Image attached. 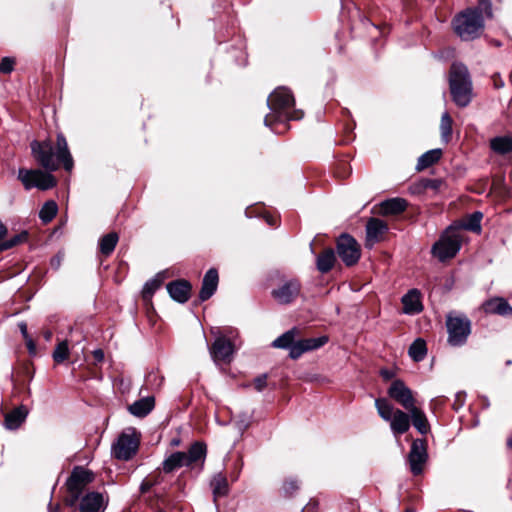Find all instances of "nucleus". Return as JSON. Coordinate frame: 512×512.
I'll use <instances>...</instances> for the list:
<instances>
[{"label":"nucleus","instance_id":"a878e982","mask_svg":"<svg viewBox=\"0 0 512 512\" xmlns=\"http://www.w3.org/2000/svg\"><path fill=\"white\" fill-rule=\"evenodd\" d=\"M408 203L403 198H391L383 201L380 205L381 211L385 215H397L406 210Z\"/></svg>","mask_w":512,"mask_h":512},{"label":"nucleus","instance_id":"58836bf2","mask_svg":"<svg viewBox=\"0 0 512 512\" xmlns=\"http://www.w3.org/2000/svg\"><path fill=\"white\" fill-rule=\"evenodd\" d=\"M28 239V233L26 231H22L21 233L14 235L9 240L0 243V252L11 249L14 246H17L21 243L26 242Z\"/></svg>","mask_w":512,"mask_h":512},{"label":"nucleus","instance_id":"9b49d317","mask_svg":"<svg viewBox=\"0 0 512 512\" xmlns=\"http://www.w3.org/2000/svg\"><path fill=\"white\" fill-rule=\"evenodd\" d=\"M337 253L346 266L355 265L361 256L359 244L348 234H342L338 238Z\"/></svg>","mask_w":512,"mask_h":512},{"label":"nucleus","instance_id":"774afa93","mask_svg":"<svg viewBox=\"0 0 512 512\" xmlns=\"http://www.w3.org/2000/svg\"><path fill=\"white\" fill-rule=\"evenodd\" d=\"M405 512H412V511H410V510H406Z\"/></svg>","mask_w":512,"mask_h":512},{"label":"nucleus","instance_id":"5fc2aeb1","mask_svg":"<svg viewBox=\"0 0 512 512\" xmlns=\"http://www.w3.org/2000/svg\"><path fill=\"white\" fill-rule=\"evenodd\" d=\"M7 233V228L6 226L0 221V240L2 238H4V236L6 235Z\"/></svg>","mask_w":512,"mask_h":512},{"label":"nucleus","instance_id":"ea45409f","mask_svg":"<svg viewBox=\"0 0 512 512\" xmlns=\"http://www.w3.org/2000/svg\"><path fill=\"white\" fill-rule=\"evenodd\" d=\"M483 215L481 212H474L472 213L468 219L467 222L464 224V228L469 231L473 232H479L481 230V219Z\"/></svg>","mask_w":512,"mask_h":512},{"label":"nucleus","instance_id":"bf43d9fd","mask_svg":"<svg viewBox=\"0 0 512 512\" xmlns=\"http://www.w3.org/2000/svg\"><path fill=\"white\" fill-rule=\"evenodd\" d=\"M463 394L464 393H462V392L457 393L456 394V400L459 401L462 398Z\"/></svg>","mask_w":512,"mask_h":512},{"label":"nucleus","instance_id":"423d86ee","mask_svg":"<svg viewBox=\"0 0 512 512\" xmlns=\"http://www.w3.org/2000/svg\"><path fill=\"white\" fill-rule=\"evenodd\" d=\"M375 407L379 416L390 423V428L395 437L406 433L410 428V414L395 408L388 399L377 398Z\"/></svg>","mask_w":512,"mask_h":512},{"label":"nucleus","instance_id":"72a5a7b5","mask_svg":"<svg viewBox=\"0 0 512 512\" xmlns=\"http://www.w3.org/2000/svg\"><path fill=\"white\" fill-rule=\"evenodd\" d=\"M408 353H409V356L414 361H416V362L422 361L427 354L426 342L421 338H417L410 345Z\"/></svg>","mask_w":512,"mask_h":512},{"label":"nucleus","instance_id":"393cba45","mask_svg":"<svg viewBox=\"0 0 512 512\" xmlns=\"http://www.w3.org/2000/svg\"><path fill=\"white\" fill-rule=\"evenodd\" d=\"M155 407V398L153 396L143 397L132 403L128 410L129 412L139 418L147 416Z\"/></svg>","mask_w":512,"mask_h":512},{"label":"nucleus","instance_id":"aec40b11","mask_svg":"<svg viewBox=\"0 0 512 512\" xmlns=\"http://www.w3.org/2000/svg\"><path fill=\"white\" fill-rule=\"evenodd\" d=\"M166 288L173 300L185 303L190 297L192 286L187 280L180 279L168 283Z\"/></svg>","mask_w":512,"mask_h":512},{"label":"nucleus","instance_id":"052dcab7","mask_svg":"<svg viewBox=\"0 0 512 512\" xmlns=\"http://www.w3.org/2000/svg\"><path fill=\"white\" fill-rule=\"evenodd\" d=\"M310 506H311V504L309 503V504H308V505L303 509V511H304V512H305V511H308V510L310 509Z\"/></svg>","mask_w":512,"mask_h":512},{"label":"nucleus","instance_id":"603ef678","mask_svg":"<svg viewBox=\"0 0 512 512\" xmlns=\"http://www.w3.org/2000/svg\"><path fill=\"white\" fill-rule=\"evenodd\" d=\"M61 264V258L59 256L55 257V258H52L51 260V265L55 268V269H58L59 266Z\"/></svg>","mask_w":512,"mask_h":512},{"label":"nucleus","instance_id":"0eeeda50","mask_svg":"<svg viewBox=\"0 0 512 512\" xmlns=\"http://www.w3.org/2000/svg\"><path fill=\"white\" fill-rule=\"evenodd\" d=\"M461 228L449 226L432 246L431 252L439 261L444 262L455 257L462 245Z\"/></svg>","mask_w":512,"mask_h":512},{"label":"nucleus","instance_id":"6e6d98bb","mask_svg":"<svg viewBox=\"0 0 512 512\" xmlns=\"http://www.w3.org/2000/svg\"><path fill=\"white\" fill-rule=\"evenodd\" d=\"M266 221L270 226L276 225V220L272 216L266 217Z\"/></svg>","mask_w":512,"mask_h":512},{"label":"nucleus","instance_id":"4468645a","mask_svg":"<svg viewBox=\"0 0 512 512\" xmlns=\"http://www.w3.org/2000/svg\"><path fill=\"white\" fill-rule=\"evenodd\" d=\"M388 396L409 411L415 407L412 390L400 379L394 380L388 388Z\"/></svg>","mask_w":512,"mask_h":512},{"label":"nucleus","instance_id":"0e129e2a","mask_svg":"<svg viewBox=\"0 0 512 512\" xmlns=\"http://www.w3.org/2000/svg\"><path fill=\"white\" fill-rule=\"evenodd\" d=\"M273 131H274L275 133H281V131H279L278 129H273Z\"/></svg>","mask_w":512,"mask_h":512},{"label":"nucleus","instance_id":"2f4dec72","mask_svg":"<svg viewBox=\"0 0 512 512\" xmlns=\"http://www.w3.org/2000/svg\"><path fill=\"white\" fill-rule=\"evenodd\" d=\"M491 149L500 155H505L512 152V137L498 136L490 141Z\"/></svg>","mask_w":512,"mask_h":512},{"label":"nucleus","instance_id":"680f3d73","mask_svg":"<svg viewBox=\"0 0 512 512\" xmlns=\"http://www.w3.org/2000/svg\"><path fill=\"white\" fill-rule=\"evenodd\" d=\"M496 86H497V87H499V86H503V83L497 82V85H496Z\"/></svg>","mask_w":512,"mask_h":512},{"label":"nucleus","instance_id":"69168bd1","mask_svg":"<svg viewBox=\"0 0 512 512\" xmlns=\"http://www.w3.org/2000/svg\"><path fill=\"white\" fill-rule=\"evenodd\" d=\"M178 443H179V441H178V440L173 441V444H174V445H177Z\"/></svg>","mask_w":512,"mask_h":512},{"label":"nucleus","instance_id":"864d4df0","mask_svg":"<svg viewBox=\"0 0 512 512\" xmlns=\"http://www.w3.org/2000/svg\"><path fill=\"white\" fill-rule=\"evenodd\" d=\"M442 403V399L440 398H434L431 400L430 402V406L431 408L435 409L438 405H440Z\"/></svg>","mask_w":512,"mask_h":512},{"label":"nucleus","instance_id":"c03bdc74","mask_svg":"<svg viewBox=\"0 0 512 512\" xmlns=\"http://www.w3.org/2000/svg\"><path fill=\"white\" fill-rule=\"evenodd\" d=\"M267 386V374H261L254 379V387L258 392L263 391Z\"/></svg>","mask_w":512,"mask_h":512},{"label":"nucleus","instance_id":"a19ab883","mask_svg":"<svg viewBox=\"0 0 512 512\" xmlns=\"http://www.w3.org/2000/svg\"><path fill=\"white\" fill-rule=\"evenodd\" d=\"M299 489V484L296 479L290 478L283 483V493L285 496H292Z\"/></svg>","mask_w":512,"mask_h":512},{"label":"nucleus","instance_id":"49530a36","mask_svg":"<svg viewBox=\"0 0 512 512\" xmlns=\"http://www.w3.org/2000/svg\"><path fill=\"white\" fill-rule=\"evenodd\" d=\"M25 341H26V346H27V349L29 351V354L30 355H35L36 354V344L33 341V339L32 338H27V339H25Z\"/></svg>","mask_w":512,"mask_h":512},{"label":"nucleus","instance_id":"09e8293b","mask_svg":"<svg viewBox=\"0 0 512 512\" xmlns=\"http://www.w3.org/2000/svg\"><path fill=\"white\" fill-rule=\"evenodd\" d=\"M93 357L96 362H102L104 360V352L101 349H96L93 351Z\"/></svg>","mask_w":512,"mask_h":512},{"label":"nucleus","instance_id":"13d9d810","mask_svg":"<svg viewBox=\"0 0 512 512\" xmlns=\"http://www.w3.org/2000/svg\"><path fill=\"white\" fill-rule=\"evenodd\" d=\"M44 337L46 340H50L52 337V333L50 331H47L44 333Z\"/></svg>","mask_w":512,"mask_h":512},{"label":"nucleus","instance_id":"7ed1b4c3","mask_svg":"<svg viewBox=\"0 0 512 512\" xmlns=\"http://www.w3.org/2000/svg\"><path fill=\"white\" fill-rule=\"evenodd\" d=\"M294 96L286 87L276 88L267 99V106L270 113L264 118V124L272 127L275 123H284L289 120H300L303 118V111L294 109Z\"/></svg>","mask_w":512,"mask_h":512},{"label":"nucleus","instance_id":"473e14b6","mask_svg":"<svg viewBox=\"0 0 512 512\" xmlns=\"http://www.w3.org/2000/svg\"><path fill=\"white\" fill-rule=\"evenodd\" d=\"M211 488L215 500L219 497L226 496L229 492V485L226 477L221 473L216 474L211 480Z\"/></svg>","mask_w":512,"mask_h":512},{"label":"nucleus","instance_id":"1a4fd4ad","mask_svg":"<svg viewBox=\"0 0 512 512\" xmlns=\"http://www.w3.org/2000/svg\"><path fill=\"white\" fill-rule=\"evenodd\" d=\"M92 480L93 474L90 471L82 467H75L66 481L68 492L66 504L70 507L75 506L83 494L84 489Z\"/></svg>","mask_w":512,"mask_h":512},{"label":"nucleus","instance_id":"ddd939ff","mask_svg":"<svg viewBox=\"0 0 512 512\" xmlns=\"http://www.w3.org/2000/svg\"><path fill=\"white\" fill-rule=\"evenodd\" d=\"M138 445L134 435L122 433L112 446V454L116 459L127 461L136 454Z\"/></svg>","mask_w":512,"mask_h":512},{"label":"nucleus","instance_id":"9d476101","mask_svg":"<svg viewBox=\"0 0 512 512\" xmlns=\"http://www.w3.org/2000/svg\"><path fill=\"white\" fill-rule=\"evenodd\" d=\"M18 179L26 190L37 188L45 191L56 186L55 177L51 173L40 169L20 168L18 170Z\"/></svg>","mask_w":512,"mask_h":512},{"label":"nucleus","instance_id":"37998d69","mask_svg":"<svg viewBox=\"0 0 512 512\" xmlns=\"http://www.w3.org/2000/svg\"><path fill=\"white\" fill-rule=\"evenodd\" d=\"M420 184L424 189L430 188L433 190H437L441 185V181L438 179H422L420 181Z\"/></svg>","mask_w":512,"mask_h":512},{"label":"nucleus","instance_id":"e433bc0d","mask_svg":"<svg viewBox=\"0 0 512 512\" xmlns=\"http://www.w3.org/2000/svg\"><path fill=\"white\" fill-rule=\"evenodd\" d=\"M453 120L448 112H444L441 116L440 132L444 143H448L452 137Z\"/></svg>","mask_w":512,"mask_h":512},{"label":"nucleus","instance_id":"e2e57ef3","mask_svg":"<svg viewBox=\"0 0 512 512\" xmlns=\"http://www.w3.org/2000/svg\"><path fill=\"white\" fill-rule=\"evenodd\" d=\"M496 86H497V87H499V86H503V83L497 82V85H496Z\"/></svg>","mask_w":512,"mask_h":512},{"label":"nucleus","instance_id":"cd10ccee","mask_svg":"<svg viewBox=\"0 0 512 512\" xmlns=\"http://www.w3.org/2000/svg\"><path fill=\"white\" fill-rule=\"evenodd\" d=\"M336 261L335 252L332 248L325 249L316 258V267L319 272L328 273L334 266Z\"/></svg>","mask_w":512,"mask_h":512},{"label":"nucleus","instance_id":"de8ad7c7","mask_svg":"<svg viewBox=\"0 0 512 512\" xmlns=\"http://www.w3.org/2000/svg\"><path fill=\"white\" fill-rule=\"evenodd\" d=\"M153 485H154L153 482L144 480L141 483L140 490H141L142 493H146V492H148L153 487Z\"/></svg>","mask_w":512,"mask_h":512},{"label":"nucleus","instance_id":"39448f33","mask_svg":"<svg viewBox=\"0 0 512 512\" xmlns=\"http://www.w3.org/2000/svg\"><path fill=\"white\" fill-rule=\"evenodd\" d=\"M206 458V445L202 442L193 443L188 452H174L170 454L162 463V469L165 473H171L181 467H193L204 464Z\"/></svg>","mask_w":512,"mask_h":512},{"label":"nucleus","instance_id":"c85d7f7f","mask_svg":"<svg viewBox=\"0 0 512 512\" xmlns=\"http://www.w3.org/2000/svg\"><path fill=\"white\" fill-rule=\"evenodd\" d=\"M441 156H442V150L439 148L431 149V150L423 153L418 158V161L416 164V170L423 171V170L429 168L430 166L437 163L441 159Z\"/></svg>","mask_w":512,"mask_h":512},{"label":"nucleus","instance_id":"7c9ffc66","mask_svg":"<svg viewBox=\"0 0 512 512\" xmlns=\"http://www.w3.org/2000/svg\"><path fill=\"white\" fill-rule=\"evenodd\" d=\"M297 333L296 328H292L272 342V346L275 348L289 349V356L291 357V349L296 343L295 335Z\"/></svg>","mask_w":512,"mask_h":512},{"label":"nucleus","instance_id":"f3484780","mask_svg":"<svg viewBox=\"0 0 512 512\" xmlns=\"http://www.w3.org/2000/svg\"><path fill=\"white\" fill-rule=\"evenodd\" d=\"M328 341L329 338L326 335L298 340L291 349V358L298 359L303 353L319 349Z\"/></svg>","mask_w":512,"mask_h":512},{"label":"nucleus","instance_id":"a211bd4d","mask_svg":"<svg viewBox=\"0 0 512 512\" xmlns=\"http://www.w3.org/2000/svg\"><path fill=\"white\" fill-rule=\"evenodd\" d=\"M29 409L25 405H19L4 415V427L7 430H17L26 421Z\"/></svg>","mask_w":512,"mask_h":512},{"label":"nucleus","instance_id":"a18cd8bd","mask_svg":"<svg viewBox=\"0 0 512 512\" xmlns=\"http://www.w3.org/2000/svg\"><path fill=\"white\" fill-rule=\"evenodd\" d=\"M162 378H158V375L154 372H151L147 375L146 377V382L150 385H156L157 387H159L162 383Z\"/></svg>","mask_w":512,"mask_h":512},{"label":"nucleus","instance_id":"dca6fc26","mask_svg":"<svg viewBox=\"0 0 512 512\" xmlns=\"http://www.w3.org/2000/svg\"><path fill=\"white\" fill-rule=\"evenodd\" d=\"M233 353V343L224 336L217 337L210 347V354L215 362H230Z\"/></svg>","mask_w":512,"mask_h":512},{"label":"nucleus","instance_id":"2eb2a0df","mask_svg":"<svg viewBox=\"0 0 512 512\" xmlns=\"http://www.w3.org/2000/svg\"><path fill=\"white\" fill-rule=\"evenodd\" d=\"M301 284L298 279L285 281L278 288L272 290L271 295L277 303L287 305L292 303L300 294Z\"/></svg>","mask_w":512,"mask_h":512},{"label":"nucleus","instance_id":"4d7b16f0","mask_svg":"<svg viewBox=\"0 0 512 512\" xmlns=\"http://www.w3.org/2000/svg\"><path fill=\"white\" fill-rule=\"evenodd\" d=\"M507 447L510 451H512V435L507 439Z\"/></svg>","mask_w":512,"mask_h":512},{"label":"nucleus","instance_id":"20e7f679","mask_svg":"<svg viewBox=\"0 0 512 512\" xmlns=\"http://www.w3.org/2000/svg\"><path fill=\"white\" fill-rule=\"evenodd\" d=\"M449 87L453 101L459 107L468 106L473 98L472 81L467 67L453 63L449 73Z\"/></svg>","mask_w":512,"mask_h":512},{"label":"nucleus","instance_id":"79ce46f5","mask_svg":"<svg viewBox=\"0 0 512 512\" xmlns=\"http://www.w3.org/2000/svg\"><path fill=\"white\" fill-rule=\"evenodd\" d=\"M15 61L13 58L4 57L0 61V72L3 74H9L14 69Z\"/></svg>","mask_w":512,"mask_h":512},{"label":"nucleus","instance_id":"f704fd0d","mask_svg":"<svg viewBox=\"0 0 512 512\" xmlns=\"http://www.w3.org/2000/svg\"><path fill=\"white\" fill-rule=\"evenodd\" d=\"M163 275L158 273L154 278L148 280L142 289V297L145 301L152 298L155 291L162 285Z\"/></svg>","mask_w":512,"mask_h":512},{"label":"nucleus","instance_id":"4be33fe9","mask_svg":"<svg viewBox=\"0 0 512 512\" xmlns=\"http://www.w3.org/2000/svg\"><path fill=\"white\" fill-rule=\"evenodd\" d=\"M104 508L103 495L98 492L87 493L79 504L80 512H103Z\"/></svg>","mask_w":512,"mask_h":512},{"label":"nucleus","instance_id":"338daca9","mask_svg":"<svg viewBox=\"0 0 512 512\" xmlns=\"http://www.w3.org/2000/svg\"><path fill=\"white\" fill-rule=\"evenodd\" d=\"M511 363H512V361H511V360H508V361L506 362V364H507V365H510Z\"/></svg>","mask_w":512,"mask_h":512},{"label":"nucleus","instance_id":"f257e3e1","mask_svg":"<svg viewBox=\"0 0 512 512\" xmlns=\"http://www.w3.org/2000/svg\"><path fill=\"white\" fill-rule=\"evenodd\" d=\"M57 151H54L50 140L31 142V152L36 162L48 172L58 170L60 164L70 171L73 168V159L68 149L66 138L63 134L57 135Z\"/></svg>","mask_w":512,"mask_h":512},{"label":"nucleus","instance_id":"4c0bfd02","mask_svg":"<svg viewBox=\"0 0 512 512\" xmlns=\"http://www.w3.org/2000/svg\"><path fill=\"white\" fill-rule=\"evenodd\" d=\"M52 357L56 363H62L68 359L69 346L67 340H63L58 343V345L55 347L53 351Z\"/></svg>","mask_w":512,"mask_h":512},{"label":"nucleus","instance_id":"c9c22d12","mask_svg":"<svg viewBox=\"0 0 512 512\" xmlns=\"http://www.w3.org/2000/svg\"><path fill=\"white\" fill-rule=\"evenodd\" d=\"M57 212V203L53 200H49L43 204L39 212V218L43 223H49L56 216Z\"/></svg>","mask_w":512,"mask_h":512},{"label":"nucleus","instance_id":"6e6552de","mask_svg":"<svg viewBox=\"0 0 512 512\" xmlns=\"http://www.w3.org/2000/svg\"><path fill=\"white\" fill-rule=\"evenodd\" d=\"M447 342L452 347L463 346L471 334V321L463 313L450 312L446 316Z\"/></svg>","mask_w":512,"mask_h":512},{"label":"nucleus","instance_id":"6ab92c4d","mask_svg":"<svg viewBox=\"0 0 512 512\" xmlns=\"http://www.w3.org/2000/svg\"><path fill=\"white\" fill-rule=\"evenodd\" d=\"M387 224L379 218H370L366 224V246L372 247L379 242L382 235L387 231Z\"/></svg>","mask_w":512,"mask_h":512},{"label":"nucleus","instance_id":"3c124183","mask_svg":"<svg viewBox=\"0 0 512 512\" xmlns=\"http://www.w3.org/2000/svg\"><path fill=\"white\" fill-rule=\"evenodd\" d=\"M380 374H381V376H382L384 379H386V380H389V379H391V378L393 377V373H392V371H390V370H388V369H382V370L380 371Z\"/></svg>","mask_w":512,"mask_h":512},{"label":"nucleus","instance_id":"f8f14e48","mask_svg":"<svg viewBox=\"0 0 512 512\" xmlns=\"http://www.w3.org/2000/svg\"><path fill=\"white\" fill-rule=\"evenodd\" d=\"M427 444L424 439H415L408 454V463L410 471L413 475H420L423 471V466L427 462Z\"/></svg>","mask_w":512,"mask_h":512},{"label":"nucleus","instance_id":"8fccbe9b","mask_svg":"<svg viewBox=\"0 0 512 512\" xmlns=\"http://www.w3.org/2000/svg\"><path fill=\"white\" fill-rule=\"evenodd\" d=\"M19 328H20V331H21V333H22V335H23L24 339L30 338V337H29V335H28V331H27V325H26V323L21 322V323L19 324Z\"/></svg>","mask_w":512,"mask_h":512},{"label":"nucleus","instance_id":"412c9836","mask_svg":"<svg viewBox=\"0 0 512 512\" xmlns=\"http://www.w3.org/2000/svg\"><path fill=\"white\" fill-rule=\"evenodd\" d=\"M218 281V271L215 268H210L205 273L202 280V286L199 292L200 301H206L214 295L218 287Z\"/></svg>","mask_w":512,"mask_h":512},{"label":"nucleus","instance_id":"5701e85b","mask_svg":"<svg viewBox=\"0 0 512 512\" xmlns=\"http://www.w3.org/2000/svg\"><path fill=\"white\" fill-rule=\"evenodd\" d=\"M421 295L417 289L409 290L402 297L403 304V312L405 314L414 315L418 314L423 310V305L421 303Z\"/></svg>","mask_w":512,"mask_h":512},{"label":"nucleus","instance_id":"f03ea898","mask_svg":"<svg viewBox=\"0 0 512 512\" xmlns=\"http://www.w3.org/2000/svg\"><path fill=\"white\" fill-rule=\"evenodd\" d=\"M479 7L467 8L458 13L452 21L454 32L463 41H472L479 38L484 31L483 9L487 16L492 15V8L489 0H480Z\"/></svg>","mask_w":512,"mask_h":512},{"label":"nucleus","instance_id":"b1692460","mask_svg":"<svg viewBox=\"0 0 512 512\" xmlns=\"http://www.w3.org/2000/svg\"><path fill=\"white\" fill-rule=\"evenodd\" d=\"M483 310L488 314H497L501 316L512 315V307L501 297L489 299L483 303Z\"/></svg>","mask_w":512,"mask_h":512},{"label":"nucleus","instance_id":"bb28decb","mask_svg":"<svg viewBox=\"0 0 512 512\" xmlns=\"http://www.w3.org/2000/svg\"><path fill=\"white\" fill-rule=\"evenodd\" d=\"M408 412L410 414V423L412 422L413 426L419 433L427 434L430 430V425L425 413L416 406L410 409Z\"/></svg>","mask_w":512,"mask_h":512},{"label":"nucleus","instance_id":"c756f323","mask_svg":"<svg viewBox=\"0 0 512 512\" xmlns=\"http://www.w3.org/2000/svg\"><path fill=\"white\" fill-rule=\"evenodd\" d=\"M118 241L119 236L116 232H110L102 236L98 242L100 253L105 257L110 256L113 253Z\"/></svg>","mask_w":512,"mask_h":512}]
</instances>
